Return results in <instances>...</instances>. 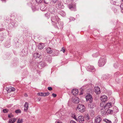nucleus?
Listing matches in <instances>:
<instances>
[{"label": "nucleus", "mask_w": 123, "mask_h": 123, "mask_svg": "<svg viewBox=\"0 0 123 123\" xmlns=\"http://www.w3.org/2000/svg\"><path fill=\"white\" fill-rule=\"evenodd\" d=\"M76 110L77 111L82 113L86 111V107L84 105L80 104L78 105Z\"/></svg>", "instance_id": "f257e3e1"}, {"label": "nucleus", "mask_w": 123, "mask_h": 123, "mask_svg": "<svg viewBox=\"0 0 123 123\" xmlns=\"http://www.w3.org/2000/svg\"><path fill=\"white\" fill-rule=\"evenodd\" d=\"M110 100L109 101H111L110 100H111V102H108V108H109L113 109V107L112 105V102H114L115 100L112 97L110 98H109Z\"/></svg>", "instance_id": "f03ea898"}, {"label": "nucleus", "mask_w": 123, "mask_h": 123, "mask_svg": "<svg viewBox=\"0 0 123 123\" xmlns=\"http://www.w3.org/2000/svg\"><path fill=\"white\" fill-rule=\"evenodd\" d=\"M86 101H89L90 103L92 102V96L90 94H88L86 96Z\"/></svg>", "instance_id": "7ed1b4c3"}, {"label": "nucleus", "mask_w": 123, "mask_h": 123, "mask_svg": "<svg viewBox=\"0 0 123 123\" xmlns=\"http://www.w3.org/2000/svg\"><path fill=\"white\" fill-rule=\"evenodd\" d=\"M79 91L76 89H74L72 90L71 93L74 96H76L78 95Z\"/></svg>", "instance_id": "20e7f679"}, {"label": "nucleus", "mask_w": 123, "mask_h": 123, "mask_svg": "<svg viewBox=\"0 0 123 123\" xmlns=\"http://www.w3.org/2000/svg\"><path fill=\"white\" fill-rule=\"evenodd\" d=\"M101 120V119L100 117L98 116L95 119V123H99Z\"/></svg>", "instance_id": "39448f33"}, {"label": "nucleus", "mask_w": 123, "mask_h": 123, "mask_svg": "<svg viewBox=\"0 0 123 123\" xmlns=\"http://www.w3.org/2000/svg\"><path fill=\"white\" fill-rule=\"evenodd\" d=\"M78 120L80 123H82V122L84 121V117L82 116H80L78 117Z\"/></svg>", "instance_id": "423d86ee"}, {"label": "nucleus", "mask_w": 123, "mask_h": 123, "mask_svg": "<svg viewBox=\"0 0 123 123\" xmlns=\"http://www.w3.org/2000/svg\"><path fill=\"white\" fill-rule=\"evenodd\" d=\"M33 57L35 58H41V56L37 53H35L33 54Z\"/></svg>", "instance_id": "0eeeda50"}, {"label": "nucleus", "mask_w": 123, "mask_h": 123, "mask_svg": "<svg viewBox=\"0 0 123 123\" xmlns=\"http://www.w3.org/2000/svg\"><path fill=\"white\" fill-rule=\"evenodd\" d=\"M107 97L105 95L102 96L100 97V99L102 102H105L107 100Z\"/></svg>", "instance_id": "6e6552de"}, {"label": "nucleus", "mask_w": 123, "mask_h": 123, "mask_svg": "<svg viewBox=\"0 0 123 123\" xmlns=\"http://www.w3.org/2000/svg\"><path fill=\"white\" fill-rule=\"evenodd\" d=\"M94 91L97 94H100V92L99 88L98 87H95Z\"/></svg>", "instance_id": "1a4fd4ad"}, {"label": "nucleus", "mask_w": 123, "mask_h": 123, "mask_svg": "<svg viewBox=\"0 0 123 123\" xmlns=\"http://www.w3.org/2000/svg\"><path fill=\"white\" fill-rule=\"evenodd\" d=\"M17 120V119L15 118H13L9 120L8 123H14Z\"/></svg>", "instance_id": "9d476101"}, {"label": "nucleus", "mask_w": 123, "mask_h": 123, "mask_svg": "<svg viewBox=\"0 0 123 123\" xmlns=\"http://www.w3.org/2000/svg\"><path fill=\"white\" fill-rule=\"evenodd\" d=\"M79 99L77 97H75L73 101L74 103L76 104H78L79 102Z\"/></svg>", "instance_id": "9b49d317"}, {"label": "nucleus", "mask_w": 123, "mask_h": 123, "mask_svg": "<svg viewBox=\"0 0 123 123\" xmlns=\"http://www.w3.org/2000/svg\"><path fill=\"white\" fill-rule=\"evenodd\" d=\"M28 104H29L28 102H25L24 105V111H27L28 110Z\"/></svg>", "instance_id": "f8f14e48"}, {"label": "nucleus", "mask_w": 123, "mask_h": 123, "mask_svg": "<svg viewBox=\"0 0 123 123\" xmlns=\"http://www.w3.org/2000/svg\"><path fill=\"white\" fill-rule=\"evenodd\" d=\"M44 45V43H40L39 44H38V47L39 49H43V48L45 46Z\"/></svg>", "instance_id": "ddd939ff"}, {"label": "nucleus", "mask_w": 123, "mask_h": 123, "mask_svg": "<svg viewBox=\"0 0 123 123\" xmlns=\"http://www.w3.org/2000/svg\"><path fill=\"white\" fill-rule=\"evenodd\" d=\"M114 112L113 108V109L109 108H108V114H112Z\"/></svg>", "instance_id": "4468645a"}, {"label": "nucleus", "mask_w": 123, "mask_h": 123, "mask_svg": "<svg viewBox=\"0 0 123 123\" xmlns=\"http://www.w3.org/2000/svg\"><path fill=\"white\" fill-rule=\"evenodd\" d=\"M46 51L47 53L49 54L53 52L52 50L50 48H47L46 49Z\"/></svg>", "instance_id": "2eb2a0df"}, {"label": "nucleus", "mask_w": 123, "mask_h": 123, "mask_svg": "<svg viewBox=\"0 0 123 123\" xmlns=\"http://www.w3.org/2000/svg\"><path fill=\"white\" fill-rule=\"evenodd\" d=\"M84 117L87 120H88L89 119V116L88 114L85 115L84 116Z\"/></svg>", "instance_id": "dca6fc26"}, {"label": "nucleus", "mask_w": 123, "mask_h": 123, "mask_svg": "<svg viewBox=\"0 0 123 123\" xmlns=\"http://www.w3.org/2000/svg\"><path fill=\"white\" fill-rule=\"evenodd\" d=\"M8 90L9 92H11L15 91V89L13 87H12L9 88Z\"/></svg>", "instance_id": "f3484780"}, {"label": "nucleus", "mask_w": 123, "mask_h": 123, "mask_svg": "<svg viewBox=\"0 0 123 123\" xmlns=\"http://www.w3.org/2000/svg\"><path fill=\"white\" fill-rule=\"evenodd\" d=\"M89 107L90 108H93L94 106V104L93 103H91L89 105Z\"/></svg>", "instance_id": "a211bd4d"}, {"label": "nucleus", "mask_w": 123, "mask_h": 123, "mask_svg": "<svg viewBox=\"0 0 123 123\" xmlns=\"http://www.w3.org/2000/svg\"><path fill=\"white\" fill-rule=\"evenodd\" d=\"M98 64L99 66L102 67L104 65V62H98Z\"/></svg>", "instance_id": "6ab92c4d"}, {"label": "nucleus", "mask_w": 123, "mask_h": 123, "mask_svg": "<svg viewBox=\"0 0 123 123\" xmlns=\"http://www.w3.org/2000/svg\"><path fill=\"white\" fill-rule=\"evenodd\" d=\"M23 120L22 119L19 118L18 119L17 122V123H22L23 122Z\"/></svg>", "instance_id": "aec40b11"}, {"label": "nucleus", "mask_w": 123, "mask_h": 123, "mask_svg": "<svg viewBox=\"0 0 123 123\" xmlns=\"http://www.w3.org/2000/svg\"><path fill=\"white\" fill-rule=\"evenodd\" d=\"M49 94V92L43 93L42 96H48Z\"/></svg>", "instance_id": "412c9836"}, {"label": "nucleus", "mask_w": 123, "mask_h": 123, "mask_svg": "<svg viewBox=\"0 0 123 123\" xmlns=\"http://www.w3.org/2000/svg\"><path fill=\"white\" fill-rule=\"evenodd\" d=\"M22 52L24 54V56H26L27 54V51H25V50H22Z\"/></svg>", "instance_id": "4be33fe9"}, {"label": "nucleus", "mask_w": 123, "mask_h": 123, "mask_svg": "<svg viewBox=\"0 0 123 123\" xmlns=\"http://www.w3.org/2000/svg\"><path fill=\"white\" fill-rule=\"evenodd\" d=\"M72 117L76 121L77 120V119L76 118L75 114H72Z\"/></svg>", "instance_id": "5701e85b"}, {"label": "nucleus", "mask_w": 123, "mask_h": 123, "mask_svg": "<svg viewBox=\"0 0 123 123\" xmlns=\"http://www.w3.org/2000/svg\"><path fill=\"white\" fill-rule=\"evenodd\" d=\"M15 112L16 113H20L21 112V111L20 110L18 109L15 111Z\"/></svg>", "instance_id": "b1692460"}, {"label": "nucleus", "mask_w": 123, "mask_h": 123, "mask_svg": "<svg viewBox=\"0 0 123 123\" xmlns=\"http://www.w3.org/2000/svg\"><path fill=\"white\" fill-rule=\"evenodd\" d=\"M37 3H42L43 0H36Z\"/></svg>", "instance_id": "393cba45"}, {"label": "nucleus", "mask_w": 123, "mask_h": 123, "mask_svg": "<svg viewBox=\"0 0 123 123\" xmlns=\"http://www.w3.org/2000/svg\"><path fill=\"white\" fill-rule=\"evenodd\" d=\"M14 117V116L12 115L11 113H10L8 115V117L9 118H11L12 117Z\"/></svg>", "instance_id": "a878e982"}, {"label": "nucleus", "mask_w": 123, "mask_h": 123, "mask_svg": "<svg viewBox=\"0 0 123 123\" xmlns=\"http://www.w3.org/2000/svg\"><path fill=\"white\" fill-rule=\"evenodd\" d=\"M60 51H62L64 53H65V49L64 48V47H62Z\"/></svg>", "instance_id": "bb28decb"}, {"label": "nucleus", "mask_w": 123, "mask_h": 123, "mask_svg": "<svg viewBox=\"0 0 123 123\" xmlns=\"http://www.w3.org/2000/svg\"><path fill=\"white\" fill-rule=\"evenodd\" d=\"M55 18L54 17H52L51 18V20L53 22H54L55 21Z\"/></svg>", "instance_id": "cd10ccee"}, {"label": "nucleus", "mask_w": 123, "mask_h": 123, "mask_svg": "<svg viewBox=\"0 0 123 123\" xmlns=\"http://www.w3.org/2000/svg\"><path fill=\"white\" fill-rule=\"evenodd\" d=\"M8 110L6 109H4L3 110V111L5 113H7L8 111Z\"/></svg>", "instance_id": "c85d7f7f"}, {"label": "nucleus", "mask_w": 123, "mask_h": 123, "mask_svg": "<svg viewBox=\"0 0 123 123\" xmlns=\"http://www.w3.org/2000/svg\"><path fill=\"white\" fill-rule=\"evenodd\" d=\"M104 108L105 109V110H107L106 111H108L107 110V104H106V105L104 107Z\"/></svg>", "instance_id": "c756f323"}, {"label": "nucleus", "mask_w": 123, "mask_h": 123, "mask_svg": "<svg viewBox=\"0 0 123 123\" xmlns=\"http://www.w3.org/2000/svg\"><path fill=\"white\" fill-rule=\"evenodd\" d=\"M43 93L42 92H39L38 93V95L39 96H42Z\"/></svg>", "instance_id": "7c9ffc66"}, {"label": "nucleus", "mask_w": 123, "mask_h": 123, "mask_svg": "<svg viewBox=\"0 0 123 123\" xmlns=\"http://www.w3.org/2000/svg\"><path fill=\"white\" fill-rule=\"evenodd\" d=\"M55 123H62V122L59 120H58L55 122Z\"/></svg>", "instance_id": "2f4dec72"}, {"label": "nucleus", "mask_w": 123, "mask_h": 123, "mask_svg": "<svg viewBox=\"0 0 123 123\" xmlns=\"http://www.w3.org/2000/svg\"><path fill=\"white\" fill-rule=\"evenodd\" d=\"M52 95L54 97H55L56 96V95L54 93L52 94Z\"/></svg>", "instance_id": "473e14b6"}, {"label": "nucleus", "mask_w": 123, "mask_h": 123, "mask_svg": "<svg viewBox=\"0 0 123 123\" xmlns=\"http://www.w3.org/2000/svg\"><path fill=\"white\" fill-rule=\"evenodd\" d=\"M103 121L104 122H105L107 123V122H108V119H104Z\"/></svg>", "instance_id": "72a5a7b5"}, {"label": "nucleus", "mask_w": 123, "mask_h": 123, "mask_svg": "<svg viewBox=\"0 0 123 123\" xmlns=\"http://www.w3.org/2000/svg\"><path fill=\"white\" fill-rule=\"evenodd\" d=\"M48 89L49 90L51 91L52 90V88L51 87H48Z\"/></svg>", "instance_id": "f704fd0d"}, {"label": "nucleus", "mask_w": 123, "mask_h": 123, "mask_svg": "<svg viewBox=\"0 0 123 123\" xmlns=\"http://www.w3.org/2000/svg\"><path fill=\"white\" fill-rule=\"evenodd\" d=\"M120 7L123 10V3L121 4V5Z\"/></svg>", "instance_id": "c9c22d12"}, {"label": "nucleus", "mask_w": 123, "mask_h": 123, "mask_svg": "<svg viewBox=\"0 0 123 123\" xmlns=\"http://www.w3.org/2000/svg\"><path fill=\"white\" fill-rule=\"evenodd\" d=\"M70 123H76L73 120H72L70 121Z\"/></svg>", "instance_id": "e433bc0d"}, {"label": "nucleus", "mask_w": 123, "mask_h": 123, "mask_svg": "<svg viewBox=\"0 0 123 123\" xmlns=\"http://www.w3.org/2000/svg\"><path fill=\"white\" fill-rule=\"evenodd\" d=\"M55 55H54V56H57L58 55V53H57L56 54H55Z\"/></svg>", "instance_id": "4c0bfd02"}, {"label": "nucleus", "mask_w": 123, "mask_h": 123, "mask_svg": "<svg viewBox=\"0 0 123 123\" xmlns=\"http://www.w3.org/2000/svg\"><path fill=\"white\" fill-rule=\"evenodd\" d=\"M102 59H100V60H99V61H105V60H103V59H102V60H101Z\"/></svg>", "instance_id": "58836bf2"}, {"label": "nucleus", "mask_w": 123, "mask_h": 123, "mask_svg": "<svg viewBox=\"0 0 123 123\" xmlns=\"http://www.w3.org/2000/svg\"><path fill=\"white\" fill-rule=\"evenodd\" d=\"M103 104H104L103 103H101L100 104V106L101 107H103Z\"/></svg>", "instance_id": "ea45409f"}, {"label": "nucleus", "mask_w": 123, "mask_h": 123, "mask_svg": "<svg viewBox=\"0 0 123 123\" xmlns=\"http://www.w3.org/2000/svg\"><path fill=\"white\" fill-rule=\"evenodd\" d=\"M108 123H111V121L108 120Z\"/></svg>", "instance_id": "a19ab883"}, {"label": "nucleus", "mask_w": 123, "mask_h": 123, "mask_svg": "<svg viewBox=\"0 0 123 123\" xmlns=\"http://www.w3.org/2000/svg\"><path fill=\"white\" fill-rule=\"evenodd\" d=\"M25 96H27V94H25Z\"/></svg>", "instance_id": "79ce46f5"}, {"label": "nucleus", "mask_w": 123, "mask_h": 123, "mask_svg": "<svg viewBox=\"0 0 123 123\" xmlns=\"http://www.w3.org/2000/svg\"><path fill=\"white\" fill-rule=\"evenodd\" d=\"M95 54H93V56H95V57H96V56H97H97H95Z\"/></svg>", "instance_id": "37998d69"}, {"label": "nucleus", "mask_w": 123, "mask_h": 123, "mask_svg": "<svg viewBox=\"0 0 123 123\" xmlns=\"http://www.w3.org/2000/svg\"><path fill=\"white\" fill-rule=\"evenodd\" d=\"M72 7H71V6H69V8L70 9Z\"/></svg>", "instance_id": "c03bdc74"}, {"label": "nucleus", "mask_w": 123, "mask_h": 123, "mask_svg": "<svg viewBox=\"0 0 123 123\" xmlns=\"http://www.w3.org/2000/svg\"><path fill=\"white\" fill-rule=\"evenodd\" d=\"M48 61H51V58Z\"/></svg>", "instance_id": "a18cd8bd"}, {"label": "nucleus", "mask_w": 123, "mask_h": 123, "mask_svg": "<svg viewBox=\"0 0 123 123\" xmlns=\"http://www.w3.org/2000/svg\"><path fill=\"white\" fill-rule=\"evenodd\" d=\"M104 113H105V112H104ZM104 114H106V115H107V113H106V112L105 113H104Z\"/></svg>", "instance_id": "49530a36"}, {"label": "nucleus", "mask_w": 123, "mask_h": 123, "mask_svg": "<svg viewBox=\"0 0 123 123\" xmlns=\"http://www.w3.org/2000/svg\"><path fill=\"white\" fill-rule=\"evenodd\" d=\"M22 56H23V55H22Z\"/></svg>", "instance_id": "de8ad7c7"}, {"label": "nucleus", "mask_w": 123, "mask_h": 123, "mask_svg": "<svg viewBox=\"0 0 123 123\" xmlns=\"http://www.w3.org/2000/svg\"><path fill=\"white\" fill-rule=\"evenodd\" d=\"M123 1V0H122Z\"/></svg>", "instance_id": "09e8293b"}]
</instances>
